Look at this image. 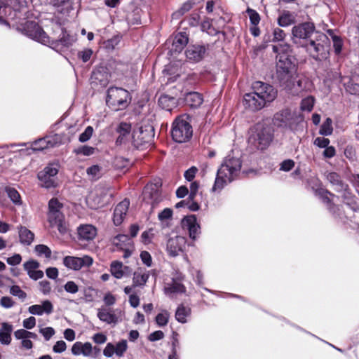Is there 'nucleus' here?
Here are the masks:
<instances>
[{
	"instance_id": "c03bdc74",
	"label": "nucleus",
	"mask_w": 359,
	"mask_h": 359,
	"mask_svg": "<svg viewBox=\"0 0 359 359\" xmlns=\"http://www.w3.org/2000/svg\"><path fill=\"white\" fill-rule=\"evenodd\" d=\"M326 178L333 186L336 187V190L339 191L344 188L341 177L337 173L328 172L326 175Z\"/></svg>"
},
{
	"instance_id": "dca6fc26",
	"label": "nucleus",
	"mask_w": 359,
	"mask_h": 359,
	"mask_svg": "<svg viewBox=\"0 0 359 359\" xmlns=\"http://www.w3.org/2000/svg\"><path fill=\"white\" fill-rule=\"evenodd\" d=\"M93 259L88 255L82 257L66 256L63 259V264L68 269L78 271L82 267H89L93 264Z\"/></svg>"
},
{
	"instance_id": "a211bd4d",
	"label": "nucleus",
	"mask_w": 359,
	"mask_h": 359,
	"mask_svg": "<svg viewBox=\"0 0 359 359\" xmlns=\"http://www.w3.org/2000/svg\"><path fill=\"white\" fill-rule=\"evenodd\" d=\"M187 239L184 236H176L170 238L167 242V251L172 257L177 256L182 252L186 246Z\"/></svg>"
},
{
	"instance_id": "ea45409f",
	"label": "nucleus",
	"mask_w": 359,
	"mask_h": 359,
	"mask_svg": "<svg viewBox=\"0 0 359 359\" xmlns=\"http://www.w3.org/2000/svg\"><path fill=\"white\" fill-rule=\"evenodd\" d=\"M185 101L191 107H198L203 103V97L197 92H190L186 95Z\"/></svg>"
},
{
	"instance_id": "c756f323",
	"label": "nucleus",
	"mask_w": 359,
	"mask_h": 359,
	"mask_svg": "<svg viewBox=\"0 0 359 359\" xmlns=\"http://www.w3.org/2000/svg\"><path fill=\"white\" fill-rule=\"evenodd\" d=\"M53 311V306L49 300H45L42 304H34L28 308V311L32 315L42 316L50 314Z\"/></svg>"
},
{
	"instance_id": "412c9836",
	"label": "nucleus",
	"mask_w": 359,
	"mask_h": 359,
	"mask_svg": "<svg viewBox=\"0 0 359 359\" xmlns=\"http://www.w3.org/2000/svg\"><path fill=\"white\" fill-rule=\"evenodd\" d=\"M276 77L281 86L285 88H291L296 79V69H276Z\"/></svg>"
},
{
	"instance_id": "3c124183",
	"label": "nucleus",
	"mask_w": 359,
	"mask_h": 359,
	"mask_svg": "<svg viewBox=\"0 0 359 359\" xmlns=\"http://www.w3.org/2000/svg\"><path fill=\"white\" fill-rule=\"evenodd\" d=\"M273 50L274 53L278 54L277 56L285 54L290 55V53H291L290 46L287 43L273 46Z\"/></svg>"
},
{
	"instance_id": "bf43d9fd",
	"label": "nucleus",
	"mask_w": 359,
	"mask_h": 359,
	"mask_svg": "<svg viewBox=\"0 0 359 359\" xmlns=\"http://www.w3.org/2000/svg\"><path fill=\"white\" fill-rule=\"evenodd\" d=\"M63 205L57 198H52L48 202V211L58 212L62 211Z\"/></svg>"
},
{
	"instance_id": "bb28decb",
	"label": "nucleus",
	"mask_w": 359,
	"mask_h": 359,
	"mask_svg": "<svg viewBox=\"0 0 359 359\" xmlns=\"http://www.w3.org/2000/svg\"><path fill=\"white\" fill-rule=\"evenodd\" d=\"M110 271L116 278L120 279L130 276L132 269L128 266H124L121 262L113 261L110 264Z\"/></svg>"
},
{
	"instance_id": "5701e85b",
	"label": "nucleus",
	"mask_w": 359,
	"mask_h": 359,
	"mask_svg": "<svg viewBox=\"0 0 359 359\" xmlns=\"http://www.w3.org/2000/svg\"><path fill=\"white\" fill-rule=\"evenodd\" d=\"M208 48V46L203 45L189 46L185 52L186 57L190 62H198L204 57Z\"/></svg>"
},
{
	"instance_id": "e433bc0d",
	"label": "nucleus",
	"mask_w": 359,
	"mask_h": 359,
	"mask_svg": "<svg viewBox=\"0 0 359 359\" xmlns=\"http://www.w3.org/2000/svg\"><path fill=\"white\" fill-rule=\"evenodd\" d=\"M149 277V273L146 270L139 269L133 273V285L134 286H143L147 282Z\"/></svg>"
},
{
	"instance_id": "c85d7f7f",
	"label": "nucleus",
	"mask_w": 359,
	"mask_h": 359,
	"mask_svg": "<svg viewBox=\"0 0 359 359\" xmlns=\"http://www.w3.org/2000/svg\"><path fill=\"white\" fill-rule=\"evenodd\" d=\"M110 77L111 75L107 72V69L100 66L93 72L91 79L93 82L99 83L101 86H105L109 83Z\"/></svg>"
},
{
	"instance_id": "f257e3e1",
	"label": "nucleus",
	"mask_w": 359,
	"mask_h": 359,
	"mask_svg": "<svg viewBox=\"0 0 359 359\" xmlns=\"http://www.w3.org/2000/svg\"><path fill=\"white\" fill-rule=\"evenodd\" d=\"M241 168L239 158L227 156L217 170L212 191L221 190L228 183L231 182L238 175Z\"/></svg>"
},
{
	"instance_id": "f8f14e48",
	"label": "nucleus",
	"mask_w": 359,
	"mask_h": 359,
	"mask_svg": "<svg viewBox=\"0 0 359 359\" xmlns=\"http://www.w3.org/2000/svg\"><path fill=\"white\" fill-rule=\"evenodd\" d=\"M58 172L57 165H48L43 170L39 172L38 178L42 187L46 188L56 186L55 179Z\"/></svg>"
},
{
	"instance_id": "9d476101",
	"label": "nucleus",
	"mask_w": 359,
	"mask_h": 359,
	"mask_svg": "<svg viewBox=\"0 0 359 359\" xmlns=\"http://www.w3.org/2000/svg\"><path fill=\"white\" fill-rule=\"evenodd\" d=\"M112 196L113 191L110 188L100 187L90 195L88 199L93 203L91 205L92 208L97 209L109 203Z\"/></svg>"
},
{
	"instance_id": "0e129e2a",
	"label": "nucleus",
	"mask_w": 359,
	"mask_h": 359,
	"mask_svg": "<svg viewBox=\"0 0 359 359\" xmlns=\"http://www.w3.org/2000/svg\"><path fill=\"white\" fill-rule=\"evenodd\" d=\"M172 217V210L170 208H165L158 215V219L163 222L165 220L170 219Z\"/></svg>"
},
{
	"instance_id": "5fc2aeb1",
	"label": "nucleus",
	"mask_w": 359,
	"mask_h": 359,
	"mask_svg": "<svg viewBox=\"0 0 359 359\" xmlns=\"http://www.w3.org/2000/svg\"><path fill=\"white\" fill-rule=\"evenodd\" d=\"M246 13L248 14L250 21L252 25H258L260 22L259 14L254 9L248 8Z\"/></svg>"
},
{
	"instance_id": "2f4dec72",
	"label": "nucleus",
	"mask_w": 359,
	"mask_h": 359,
	"mask_svg": "<svg viewBox=\"0 0 359 359\" xmlns=\"http://www.w3.org/2000/svg\"><path fill=\"white\" fill-rule=\"evenodd\" d=\"M74 41L73 38L65 31H62V35L60 36L58 40L50 41V43L48 44L53 49L56 50H61L63 47H69L72 44Z\"/></svg>"
},
{
	"instance_id": "8fccbe9b",
	"label": "nucleus",
	"mask_w": 359,
	"mask_h": 359,
	"mask_svg": "<svg viewBox=\"0 0 359 359\" xmlns=\"http://www.w3.org/2000/svg\"><path fill=\"white\" fill-rule=\"evenodd\" d=\"M35 252L38 256L44 255L46 258H50L51 250L46 245L40 244L35 246Z\"/></svg>"
},
{
	"instance_id": "20e7f679",
	"label": "nucleus",
	"mask_w": 359,
	"mask_h": 359,
	"mask_svg": "<svg viewBox=\"0 0 359 359\" xmlns=\"http://www.w3.org/2000/svg\"><path fill=\"white\" fill-rule=\"evenodd\" d=\"M273 139V129L264 123H258L253 128L252 134L249 137V143L257 149H266Z\"/></svg>"
},
{
	"instance_id": "423d86ee",
	"label": "nucleus",
	"mask_w": 359,
	"mask_h": 359,
	"mask_svg": "<svg viewBox=\"0 0 359 359\" xmlns=\"http://www.w3.org/2000/svg\"><path fill=\"white\" fill-rule=\"evenodd\" d=\"M130 94L128 90L117 87H111L107 90L106 102L115 111L126 109L129 104Z\"/></svg>"
},
{
	"instance_id": "13d9d810",
	"label": "nucleus",
	"mask_w": 359,
	"mask_h": 359,
	"mask_svg": "<svg viewBox=\"0 0 359 359\" xmlns=\"http://www.w3.org/2000/svg\"><path fill=\"white\" fill-rule=\"evenodd\" d=\"M87 174L90 175L93 179H98L102 175V168L97 165L90 166L87 169Z\"/></svg>"
},
{
	"instance_id": "6e6d98bb",
	"label": "nucleus",
	"mask_w": 359,
	"mask_h": 359,
	"mask_svg": "<svg viewBox=\"0 0 359 359\" xmlns=\"http://www.w3.org/2000/svg\"><path fill=\"white\" fill-rule=\"evenodd\" d=\"M10 293L15 297H18L21 300H25L27 298V294L24 292L20 286L13 285L10 287Z\"/></svg>"
},
{
	"instance_id": "680f3d73",
	"label": "nucleus",
	"mask_w": 359,
	"mask_h": 359,
	"mask_svg": "<svg viewBox=\"0 0 359 359\" xmlns=\"http://www.w3.org/2000/svg\"><path fill=\"white\" fill-rule=\"evenodd\" d=\"M285 33L283 29L279 27H276L273 29V39L272 41L278 42L283 41L285 38Z\"/></svg>"
},
{
	"instance_id": "393cba45",
	"label": "nucleus",
	"mask_w": 359,
	"mask_h": 359,
	"mask_svg": "<svg viewBox=\"0 0 359 359\" xmlns=\"http://www.w3.org/2000/svg\"><path fill=\"white\" fill-rule=\"evenodd\" d=\"M243 103L245 108H248L252 111H257L264 107L263 101L259 98L254 90L244 95Z\"/></svg>"
},
{
	"instance_id": "1a4fd4ad",
	"label": "nucleus",
	"mask_w": 359,
	"mask_h": 359,
	"mask_svg": "<svg viewBox=\"0 0 359 359\" xmlns=\"http://www.w3.org/2000/svg\"><path fill=\"white\" fill-rule=\"evenodd\" d=\"M112 245L114 247L113 251H123V257H130L134 251V243L132 239L127 235L118 234L112 238Z\"/></svg>"
},
{
	"instance_id": "6ab92c4d",
	"label": "nucleus",
	"mask_w": 359,
	"mask_h": 359,
	"mask_svg": "<svg viewBox=\"0 0 359 359\" xmlns=\"http://www.w3.org/2000/svg\"><path fill=\"white\" fill-rule=\"evenodd\" d=\"M183 280L184 276L182 273H176L172 278V282L165 285L164 287L165 294L171 296L174 294L184 293L186 288L182 283Z\"/></svg>"
},
{
	"instance_id": "a19ab883",
	"label": "nucleus",
	"mask_w": 359,
	"mask_h": 359,
	"mask_svg": "<svg viewBox=\"0 0 359 359\" xmlns=\"http://www.w3.org/2000/svg\"><path fill=\"white\" fill-rule=\"evenodd\" d=\"M20 241L25 245H29L34 238V234L26 227H20L19 230Z\"/></svg>"
},
{
	"instance_id": "a878e982",
	"label": "nucleus",
	"mask_w": 359,
	"mask_h": 359,
	"mask_svg": "<svg viewBox=\"0 0 359 359\" xmlns=\"http://www.w3.org/2000/svg\"><path fill=\"white\" fill-rule=\"evenodd\" d=\"M130 205L128 199H124L120 202L116 207L114 211L113 222L116 226L120 225L128 212Z\"/></svg>"
},
{
	"instance_id": "603ef678",
	"label": "nucleus",
	"mask_w": 359,
	"mask_h": 359,
	"mask_svg": "<svg viewBox=\"0 0 359 359\" xmlns=\"http://www.w3.org/2000/svg\"><path fill=\"white\" fill-rule=\"evenodd\" d=\"M169 316V313L165 310H163L156 316V322L159 326H165L168 323Z\"/></svg>"
},
{
	"instance_id": "de8ad7c7",
	"label": "nucleus",
	"mask_w": 359,
	"mask_h": 359,
	"mask_svg": "<svg viewBox=\"0 0 359 359\" xmlns=\"http://www.w3.org/2000/svg\"><path fill=\"white\" fill-rule=\"evenodd\" d=\"M5 191L7 193L8 196L10 198V199L13 201V203H15V205L21 204L20 196L15 189L7 187L5 188Z\"/></svg>"
},
{
	"instance_id": "2eb2a0df",
	"label": "nucleus",
	"mask_w": 359,
	"mask_h": 359,
	"mask_svg": "<svg viewBox=\"0 0 359 359\" xmlns=\"http://www.w3.org/2000/svg\"><path fill=\"white\" fill-rule=\"evenodd\" d=\"M25 31L27 35L31 39L45 45L50 43L48 36L35 22H28L26 25Z\"/></svg>"
},
{
	"instance_id": "49530a36",
	"label": "nucleus",
	"mask_w": 359,
	"mask_h": 359,
	"mask_svg": "<svg viewBox=\"0 0 359 359\" xmlns=\"http://www.w3.org/2000/svg\"><path fill=\"white\" fill-rule=\"evenodd\" d=\"M332 121L330 118H327L320 126L319 133L322 135L327 136L332 133Z\"/></svg>"
},
{
	"instance_id": "9b49d317",
	"label": "nucleus",
	"mask_w": 359,
	"mask_h": 359,
	"mask_svg": "<svg viewBox=\"0 0 359 359\" xmlns=\"http://www.w3.org/2000/svg\"><path fill=\"white\" fill-rule=\"evenodd\" d=\"M252 89L259 98L262 99L264 105L266 102L274 100L277 95V91L272 86L261 81L255 82L252 85Z\"/></svg>"
},
{
	"instance_id": "09e8293b",
	"label": "nucleus",
	"mask_w": 359,
	"mask_h": 359,
	"mask_svg": "<svg viewBox=\"0 0 359 359\" xmlns=\"http://www.w3.org/2000/svg\"><path fill=\"white\" fill-rule=\"evenodd\" d=\"M95 149L94 147L84 145L81 146L74 150V152L76 155H83L86 156H88L93 155L95 152Z\"/></svg>"
},
{
	"instance_id": "f704fd0d",
	"label": "nucleus",
	"mask_w": 359,
	"mask_h": 359,
	"mask_svg": "<svg viewBox=\"0 0 359 359\" xmlns=\"http://www.w3.org/2000/svg\"><path fill=\"white\" fill-rule=\"evenodd\" d=\"M289 55H280L276 56L277 64L276 69L289 70L296 69L294 63L292 61Z\"/></svg>"
},
{
	"instance_id": "79ce46f5",
	"label": "nucleus",
	"mask_w": 359,
	"mask_h": 359,
	"mask_svg": "<svg viewBox=\"0 0 359 359\" xmlns=\"http://www.w3.org/2000/svg\"><path fill=\"white\" fill-rule=\"evenodd\" d=\"M191 315V309L184 305H180L175 312L176 320L182 323L187 321V318Z\"/></svg>"
},
{
	"instance_id": "f03ea898",
	"label": "nucleus",
	"mask_w": 359,
	"mask_h": 359,
	"mask_svg": "<svg viewBox=\"0 0 359 359\" xmlns=\"http://www.w3.org/2000/svg\"><path fill=\"white\" fill-rule=\"evenodd\" d=\"M302 46L310 56L316 60H323L328 57L330 41L324 33L316 32L313 36Z\"/></svg>"
},
{
	"instance_id": "aec40b11",
	"label": "nucleus",
	"mask_w": 359,
	"mask_h": 359,
	"mask_svg": "<svg viewBox=\"0 0 359 359\" xmlns=\"http://www.w3.org/2000/svg\"><path fill=\"white\" fill-rule=\"evenodd\" d=\"M182 226L184 229L189 231V237L192 240H196L201 233V227L197 222L195 215L185 217L182 220Z\"/></svg>"
},
{
	"instance_id": "338daca9",
	"label": "nucleus",
	"mask_w": 359,
	"mask_h": 359,
	"mask_svg": "<svg viewBox=\"0 0 359 359\" xmlns=\"http://www.w3.org/2000/svg\"><path fill=\"white\" fill-rule=\"evenodd\" d=\"M64 288L67 292L76 294L79 291L78 285L72 280L67 281L64 285Z\"/></svg>"
},
{
	"instance_id": "b1692460",
	"label": "nucleus",
	"mask_w": 359,
	"mask_h": 359,
	"mask_svg": "<svg viewBox=\"0 0 359 359\" xmlns=\"http://www.w3.org/2000/svg\"><path fill=\"white\" fill-rule=\"evenodd\" d=\"M39 262L34 259H29L23 264L25 271L28 276L34 280L41 279L44 276L43 271L39 269Z\"/></svg>"
},
{
	"instance_id": "4c0bfd02",
	"label": "nucleus",
	"mask_w": 359,
	"mask_h": 359,
	"mask_svg": "<svg viewBox=\"0 0 359 359\" xmlns=\"http://www.w3.org/2000/svg\"><path fill=\"white\" fill-rule=\"evenodd\" d=\"M159 106L167 111H171L177 104L176 99L168 95H161L158 99Z\"/></svg>"
},
{
	"instance_id": "69168bd1",
	"label": "nucleus",
	"mask_w": 359,
	"mask_h": 359,
	"mask_svg": "<svg viewBox=\"0 0 359 359\" xmlns=\"http://www.w3.org/2000/svg\"><path fill=\"white\" fill-rule=\"evenodd\" d=\"M67 348V344L65 341L62 340H60L56 341V343L53 346V351L55 353H62L65 351Z\"/></svg>"
},
{
	"instance_id": "052dcab7",
	"label": "nucleus",
	"mask_w": 359,
	"mask_h": 359,
	"mask_svg": "<svg viewBox=\"0 0 359 359\" xmlns=\"http://www.w3.org/2000/svg\"><path fill=\"white\" fill-rule=\"evenodd\" d=\"M316 194L320 197L323 203L328 205H331V199L329 196H334L332 194L323 189L318 190Z\"/></svg>"
},
{
	"instance_id": "7c9ffc66",
	"label": "nucleus",
	"mask_w": 359,
	"mask_h": 359,
	"mask_svg": "<svg viewBox=\"0 0 359 359\" xmlns=\"http://www.w3.org/2000/svg\"><path fill=\"white\" fill-rule=\"evenodd\" d=\"M99 319L107 324H116L119 318L112 311L105 306H102L97 310Z\"/></svg>"
},
{
	"instance_id": "4d7b16f0",
	"label": "nucleus",
	"mask_w": 359,
	"mask_h": 359,
	"mask_svg": "<svg viewBox=\"0 0 359 359\" xmlns=\"http://www.w3.org/2000/svg\"><path fill=\"white\" fill-rule=\"evenodd\" d=\"M314 98L311 96L307 97L302 100L301 103V109L303 111H311L313 107Z\"/></svg>"
},
{
	"instance_id": "6e6552de",
	"label": "nucleus",
	"mask_w": 359,
	"mask_h": 359,
	"mask_svg": "<svg viewBox=\"0 0 359 359\" xmlns=\"http://www.w3.org/2000/svg\"><path fill=\"white\" fill-rule=\"evenodd\" d=\"M315 26L311 22H303L294 26L292 29V39L298 43L301 40L306 43L314 34Z\"/></svg>"
},
{
	"instance_id": "f3484780",
	"label": "nucleus",
	"mask_w": 359,
	"mask_h": 359,
	"mask_svg": "<svg viewBox=\"0 0 359 359\" xmlns=\"http://www.w3.org/2000/svg\"><path fill=\"white\" fill-rule=\"evenodd\" d=\"M48 222L51 227L56 226L59 232L65 234L67 232V225L65 219V215L62 211L48 212Z\"/></svg>"
},
{
	"instance_id": "c9c22d12",
	"label": "nucleus",
	"mask_w": 359,
	"mask_h": 359,
	"mask_svg": "<svg viewBox=\"0 0 359 359\" xmlns=\"http://www.w3.org/2000/svg\"><path fill=\"white\" fill-rule=\"evenodd\" d=\"M187 43V36L184 33H178L173 39L172 50L175 52H180Z\"/></svg>"
},
{
	"instance_id": "cd10ccee",
	"label": "nucleus",
	"mask_w": 359,
	"mask_h": 359,
	"mask_svg": "<svg viewBox=\"0 0 359 359\" xmlns=\"http://www.w3.org/2000/svg\"><path fill=\"white\" fill-rule=\"evenodd\" d=\"M92 344L90 342L76 341L73 344L71 348V352L73 355H83L89 357L91 355Z\"/></svg>"
},
{
	"instance_id": "4be33fe9",
	"label": "nucleus",
	"mask_w": 359,
	"mask_h": 359,
	"mask_svg": "<svg viewBox=\"0 0 359 359\" xmlns=\"http://www.w3.org/2000/svg\"><path fill=\"white\" fill-rule=\"evenodd\" d=\"M143 199L152 205L158 204L161 201L159 189L156 184L147 185L143 191Z\"/></svg>"
},
{
	"instance_id": "72a5a7b5",
	"label": "nucleus",
	"mask_w": 359,
	"mask_h": 359,
	"mask_svg": "<svg viewBox=\"0 0 359 359\" xmlns=\"http://www.w3.org/2000/svg\"><path fill=\"white\" fill-rule=\"evenodd\" d=\"M59 139L57 135H55L51 137H47L43 139H40L37 141H35L33 144V149L34 150H43L50 147H53L57 144V140Z\"/></svg>"
},
{
	"instance_id": "7ed1b4c3",
	"label": "nucleus",
	"mask_w": 359,
	"mask_h": 359,
	"mask_svg": "<svg viewBox=\"0 0 359 359\" xmlns=\"http://www.w3.org/2000/svg\"><path fill=\"white\" fill-rule=\"evenodd\" d=\"M191 121V116L187 114H182L175 119L171 131L174 141L183 143L191 139L193 135Z\"/></svg>"
},
{
	"instance_id": "864d4df0",
	"label": "nucleus",
	"mask_w": 359,
	"mask_h": 359,
	"mask_svg": "<svg viewBox=\"0 0 359 359\" xmlns=\"http://www.w3.org/2000/svg\"><path fill=\"white\" fill-rule=\"evenodd\" d=\"M329 34L331 36L333 41V46L334 48V51L337 54L340 53L342 48V41L340 38L333 34V31L329 29Z\"/></svg>"
},
{
	"instance_id": "774afa93",
	"label": "nucleus",
	"mask_w": 359,
	"mask_h": 359,
	"mask_svg": "<svg viewBox=\"0 0 359 359\" xmlns=\"http://www.w3.org/2000/svg\"><path fill=\"white\" fill-rule=\"evenodd\" d=\"M40 291L45 295L48 294L51 291L50 283L48 280H41L39 283Z\"/></svg>"
},
{
	"instance_id": "0eeeda50",
	"label": "nucleus",
	"mask_w": 359,
	"mask_h": 359,
	"mask_svg": "<svg viewBox=\"0 0 359 359\" xmlns=\"http://www.w3.org/2000/svg\"><path fill=\"white\" fill-rule=\"evenodd\" d=\"M154 137V129L151 125L140 126L132 133L131 145L139 149L147 143H150Z\"/></svg>"
},
{
	"instance_id": "ddd939ff",
	"label": "nucleus",
	"mask_w": 359,
	"mask_h": 359,
	"mask_svg": "<svg viewBox=\"0 0 359 359\" xmlns=\"http://www.w3.org/2000/svg\"><path fill=\"white\" fill-rule=\"evenodd\" d=\"M128 347V341L123 338L118 341L108 342L103 349V355L109 358L114 355L118 357H122L126 352Z\"/></svg>"
},
{
	"instance_id": "a18cd8bd",
	"label": "nucleus",
	"mask_w": 359,
	"mask_h": 359,
	"mask_svg": "<svg viewBox=\"0 0 359 359\" xmlns=\"http://www.w3.org/2000/svg\"><path fill=\"white\" fill-rule=\"evenodd\" d=\"M170 348V353L168 355V359H179L177 351L180 349L179 338H171V341L168 342Z\"/></svg>"
},
{
	"instance_id": "37998d69",
	"label": "nucleus",
	"mask_w": 359,
	"mask_h": 359,
	"mask_svg": "<svg viewBox=\"0 0 359 359\" xmlns=\"http://www.w3.org/2000/svg\"><path fill=\"white\" fill-rule=\"evenodd\" d=\"M277 21L279 26L288 27L295 22V18L292 13L286 11L278 18Z\"/></svg>"
},
{
	"instance_id": "4468645a",
	"label": "nucleus",
	"mask_w": 359,
	"mask_h": 359,
	"mask_svg": "<svg viewBox=\"0 0 359 359\" xmlns=\"http://www.w3.org/2000/svg\"><path fill=\"white\" fill-rule=\"evenodd\" d=\"M116 132L118 136L116 140V144L118 146H123L126 149H131L132 134H131V125L125 122L121 123Z\"/></svg>"
},
{
	"instance_id": "e2e57ef3",
	"label": "nucleus",
	"mask_w": 359,
	"mask_h": 359,
	"mask_svg": "<svg viewBox=\"0 0 359 359\" xmlns=\"http://www.w3.org/2000/svg\"><path fill=\"white\" fill-rule=\"evenodd\" d=\"M93 128L92 126H88L85 130L79 135V140L81 142H86L92 137Z\"/></svg>"
},
{
	"instance_id": "39448f33",
	"label": "nucleus",
	"mask_w": 359,
	"mask_h": 359,
	"mask_svg": "<svg viewBox=\"0 0 359 359\" xmlns=\"http://www.w3.org/2000/svg\"><path fill=\"white\" fill-rule=\"evenodd\" d=\"M302 121V116L288 109H282L276 113L273 118V123L275 126L290 130H296L299 123Z\"/></svg>"
},
{
	"instance_id": "58836bf2",
	"label": "nucleus",
	"mask_w": 359,
	"mask_h": 359,
	"mask_svg": "<svg viewBox=\"0 0 359 359\" xmlns=\"http://www.w3.org/2000/svg\"><path fill=\"white\" fill-rule=\"evenodd\" d=\"M346 90L353 95H359V75L353 74L345 84Z\"/></svg>"
},
{
	"instance_id": "473e14b6",
	"label": "nucleus",
	"mask_w": 359,
	"mask_h": 359,
	"mask_svg": "<svg viewBox=\"0 0 359 359\" xmlns=\"http://www.w3.org/2000/svg\"><path fill=\"white\" fill-rule=\"evenodd\" d=\"M78 235L79 240L92 241L97 235V229L90 224L81 225L78 228Z\"/></svg>"
}]
</instances>
